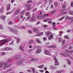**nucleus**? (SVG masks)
<instances>
[{
  "instance_id": "1",
  "label": "nucleus",
  "mask_w": 73,
  "mask_h": 73,
  "mask_svg": "<svg viewBox=\"0 0 73 73\" xmlns=\"http://www.w3.org/2000/svg\"><path fill=\"white\" fill-rule=\"evenodd\" d=\"M12 38L11 37H9L7 39H6L4 40H2L0 42V45H3L5 44L6 43H7L8 42H9V41L12 40Z\"/></svg>"
},
{
  "instance_id": "2",
  "label": "nucleus",
  "mask_w": 73,
  "mask_h": 73,
  "mask_svg": "<svg viewBox=\"0 0 73 73\" xmlns=\"http://www.w3.org/2000/svg\"><path fill=\"white\" fill-rule=\"evenodd\" d=\"M24 61V60L23 59H19L16 62L17 65H20L23 64V62Z\"/></svg>"
},
{
  "instance_id": "3",
  "label": "nucleus",
  "mask_w": 73,
  "mask_h": 73,
  "mask_svg": "<svg viewBox=\"0 0 73 73\" xmlns=\"http://www.w3.org/2000/svg\"><path fill=\"white\" fill-rule=\"evenodd\" d=\"M66 19H68V20H70L71 21L69 23V24H73V17L66 16L65 20H66Z\"/></svg>"
},
{
  "instance_id": "4",
  "label": "nucleus",
  "mask_w": 73,
  "mask_h": 73,
  "mask_svg": "<svg viewBox=\"0 0 73 73\" xmlns=\"http://www.w3.org/2000/svg\"><path fill=\"white\" fill-rule=\"evenodd\" d=\"M66 2H65L64 3V5H62V11H65V8L66 7Z\"/></svg>"
},
{
  "instance_id": "5",
  "label": "nucleus",
  "mask_w": 73,
  "mask_h": 73,
  "mask_svg": "<svg viewBox=\"0 0 73 73\" xmlns=\"http://www.w3.org/2000/svg\"><path fill=\"white\" fill-rule=\"evenodd\" d=\"M54 60L55 62V65L56 66L58 65H59V63L58 62L57 59L56 57H55L54 58Z\"/></svg>"
},
{
  "instance_id": "6",
  "label": "nucleus",
  "mask_w": 73,
  "mask_h": 73,
  "mask_svg": "<svg viewBox=\"0 0 73 73\" xmlns=\"http://www.w3.org/2000/svg\"><path fill=\"white\" fill-rule=\"evenodd\" d=\"M36 17L38 19H44L42 15H37L36 16Z\"/></svg>"
},
{
  "instance_id": "7",
  "label": "nucleus",
  "mask_w": 73,
  "mask_h": 73,
  "mask_svg": "<svg viewBox=\"0 0 73 73\" xmlns=\"http://www.w3.org/2000/svg\"><path fill=\"white\" fill-rule=\"evenodd\" d=\"M44 52L45 54L47 55H48V56H51V54L49 52L48 50L46 49H45L44 50Z\"/></svg>"
},
{
  "instance_id": "8",
  "label": "nucleus",
  "mask_w": 73,
  "mask_h": 73,
  "mask_svg": "<svg viewBox=\"0 0 73 73\" xmlns=\"http://www.w3.org/2000/svg\"><path fill=\"white\" fill-rule=\"evenodd\" d=\"M36 18L35 17V14H33V15L32 16V17L31 18V22H32L33 21H34L35 20V19Z\"/></svg>"
},
{
  "instance_id": "9",
  "label": "nucleus",
  "mask_w": 73,
  "mask_h": 73,
  "mask_svg": "<svg viewBox=\"0 0 73 73\" xmlns=\"http://www.w3.org/2000/svg\"><path fill=\"white\" fill-rule=\"evenodd\" d=\"M10 31H11L13 33H17L18 32V31L16 30H14L13 29H10Z\"/></svg>"
},
{
  "instance_id": "10",
  "label": "nucleus",
  "mask_w": 73,
  "mask_h": 73,
  "mask_svg": "<svg viewBox=\"0 0 73 73\" xmlns=\"http://www.w3.org/2000/svg\"><path fill=\"white\" fill-rule=\"evenodd\" d=\"M40 48L37 49L36 51V53H40V52H41V47L40 46Z\"/></svg>"
},
{
  "instance_id": "11",
  "label": "nucleus",
  "mask_w": 73,
  "mask_h": 73,
  "mask_svg": "<svg viewBox=\"0 0 73 73\" xmlns=\"http://www.w3.org/2000/svg\"><path fill=\"white\" fill-rule=\"evenodd\" d=\"M48 37V40H51L53 39V34L52 33V34L50 35Z\"/></svg>"
},
{
  "instance_id": "12",
  "label": "nucleus",
  "mask_w": 73,
  "mask_h": 73,
  "mask_svg": "<svg viewBox=\"0 0 73 73\" xmlns=\"http://www.w3.org/2000/svg\"><path fill=\"white\" fill-rule=\"evenodd\" d=\"M20 9H17L15 12V13L16 15H19L20 13Z\"/></svg>"
},
{
  "instance_id": "13",
  "label": "nucleus",
  "mask_w": 73,
  "mask_h": 73,
  "mask_svg": "<svg viewBox=\"0 0 73 73\" xmlns=\"http://www.w3.org/2000/svg\"><path fill=\"white\" fill-rule=\"evenodd\" d=\"M65 52H66L67 53H68L70 54H71L72 53H73V50H65Z\"/></svg>"
},
{
  "instance_id": "14",
  "label": "nucleus",
  "mask_w": 73,
  "mask_h": 73,
  "mask_svg": "<svg viewBox=\"0 0 73 73\" xmlns=\"http://www.w3.org/2000/svg\"><path fill=\"white\" fill-rule=\"evenodd\" d=\"M52 25H53V28L54 29V30H56L57 29L56 28V23L55 22H53L52 24Z\"/></svg>"
},
{
  "instance_id": "15",
  "label": "nucleus",
  "mask_w": 73,
  "mask_h": 73,
  "mask_svg": "<svg viewBox=\"0 0 73 73\" xmlns=\"http://www.w3.org/2000/svg\"><path fill=\"white\" fill-rule=\"evenodd\" d=\"M19 48L22 52H24V51H25L24 49V48H23V47L22 46H20Z\"/></svg>"
},
{
  "instance_id": "16",
  "label": "nucleus",
  "mask_w": 73,
  "mask_h": 73,
  "mask_svg": "<svg viewBox=\"0 0 73 73\" xmlns=\"http://www.w3.org/2000/svg\"><path fill=\"white\" fill-rule=\"evenodd\" d=\"M47 48H56V45L48 46H47Z\"/></svg>"
},
{
  "instance_id": "17",
  "label": "nucleus",
  "mask_w": 73,
  "mask_h": 73,
  "mask_svg": "<svg viewBox=\"0 0 73 73\" xmlns=\"http://www.w3.org/2000/svg\"><path fill=\"white\" fill-rule=\"evenodd\" d=\"M10 9H11V5H10V4H9L7 5V11H9Z\"/></svg>"
},
{
  "instance_id": "18",
  "label": "nucleus",
  "mask_w": 73,
  "mask_h": 73,
  "mask_svg": "<svg viewBox=\"0 0 73 73\" xmlns=\"http://www.w3.org/2000/svg\"><path fill=\"white\" fill-rule=\"evenodd\" d=\"M36 41L38 43H39V44H41V42L40 40V39L38 38H36Z\"/></svg>"
},
{
  "instance_id": "19",
  "label": "nucleus",
  "mask_w": 73,
  "mask_h": 73,
  "mask_svg": "<svg viewBox=\"0 0 73 73\" xmlns=\"http://www.w3.org/2000/svg\"><path fill=\"white\" fill-rule=\"evenodd\" d=\"M50 18H47L46 19H44L43 20L44 22H46L48 21H50Z\"/></svg>"
},
{
  "instance_id": "20",
  "label": "nucleus",
  "mask_w": 73,
  "mask_h": 73,
  "mask_svg": "<svg viewBox=\"0 0 73 73\" xmlns=\"http://www.w3.org/2000/svg\"><path fill=\"white\" fill-rule=\"evenodd\" d=\"M45 34H46L47 35H52V33L49 31H48L46 32H45Z\"/></svg>"
},
{
  "instance_id": "21",
  "label": "nucleus",
  "mask_w": 73,
  "mask_h": 73,
  "mask_svg": "<svg viewBox=\"0 0 73 73\" xmlns=\"http://www.w3.org/2000/svg\"><path fill=\"white\" fill-rule=\"evenodd\" d=\"M43 16V19H44V18H45V17H47L48 16H49V14H43L42 15Z\"/></svg>"
},
{
  "instance_id": "22",
  "label": "nucleus",
  "mask_w": 73,
  "mask_h": 73,
  "mask_svg": "<svg viewBox=\"0 0 73 73\" xmlns=\"http://www.w3.org/2000/svg\"><path fill=\"white\" fill-rule=\"evenodd\" d=\"M44 66V65L42 64L40 66H38L37 67L38 68H39V69H42V68H43Z\"/></svg>"
},
{
  "instance_id": "23",
  "label": "nucleus",
  "mask_w": 73,
  "mask_h": 73,
  "mask_svg": "<svg viewBox=\"0 0 73 73\" xmlns=\"http://www.w3.org/2000/svg\"><path fill=\"white\" fill-rule=\"evenodd\" d=\"M3 65H4L3 62H0V68H3Z\"/></svg>"
},
{
  "instance_id": "24",
  "label": "nucleus",
  "mask_w": 73,
  "mask_h": 73,
  "mask_svg": "<svg viewBox=\"0 0 73 73\" xmlns=\"http://www.w3.org/2000/svg\"><path fill=\"white\" fill-rule=\"evenodd\" d=\"M56 12V10H55L49 12V13L50 14H51V15H53V13H55Z\"/></svg>"
},
{
  "instance_id": "25",
  "label": "nucleus",
  "mask_w": 73,
  "mask_h": 73,
  "mask_svg": "<svg viewBox=\"0 0 73 73\" xmlns=\"http://www.w3.org/2000/svg\"><path fill=\"white\" fill-rule=\"evenodd\" d=\"M38 59L37 58H32L31 60V61H38Z\"/></svg>"
},
{
  "instance_id": "26",
  "label": "nucleus",
  "mask_w": 73,
  "mask_h": 73,
  "mask_svg": "<svg viewBox=\"0 0 73 73\" xmlns=\"http://www.w3.org/2000/svg\"><path fill=\"white\" fill-rule=\"evenodd\" d=\"M34 49H31L29 50L28 51V52L29 53H31L32 52V51Z\"/></svg>"
},
{
  "instance_id": "27",
  "label": "nucleus",
  "mask_w": 73,
  "mask_h": 73,
  "mask_svg": "<svg viewBox=\"0 0 73 73\" xmlns=\"http://www.w3.org/2000/svg\"><path fill=\"white\" fill-rule=\"evenodd\" d=\"M31 69L32 70V71L33 72V73H35L36 72V70L34 68H31Z\"/></svg>"
},
{
  "instance_id": "28",
  "label": "nucleus",
  "mask_w": 73,
  "mask_h": 73,
  "mask_svg": "<svg viewBox=\"0 0 73 73\" xmlns=\"http://www.w3.org/2000/svg\"><path fill=\"white\" fill-rule=\"evenodd\" d=\"M34 41V40H31L29 42V44H33V42Z\"/></svg>"
},
{
  "instance_id": "29",
  "label": "nucleus",
  "mask_w": 73,
  "mask_h": 73,
  "mask_svg": "<svg viewBox=\"0 0 73 73\" xmlns=\"http://www.w3.org/2000/svg\"><path fill=\"white\" fill-rule=\"evenodd\" d=\"M67 12H61L60 13V14L61 15H65V14L67 13Z\"/></svg>"
},
{
  "instance_id": "30",
  "label": "nucleus",
  "mask_w": 73,
  "mask_h": 73,
  "mask_svg": "<svg viewBox=\"0 0 73 73\" xmlns=\"http://www.w3.org/2000/svg\"><path fill=\"white\" fill-rule=\"evenodd\" d=\"M0 17L1 18H2L3 20H5V19L6 17L4 15H2Z\"/></svg>"
},
{
  "instance_id": "31",
  "label": "nucleus",
  "mask_w": 73,
  "mask_h": 73,
  "mask_svg": "<svg viewBox=\"0 0 73 73\" xmlns=\"http://www.w3.org/2000/svg\"><path fill=\"white\" fill-rule=\"evenodd\" d=\"M67 63L68 65H71V62L68 59H67Z\"/></svg>"
},
{
  "instance_id": "32",
  "label": "nucleus",
  "mask_w": 73,
  "mask_h": 73,
  "mask_svg": "<svg viewBox=\"0 0 73 73\" xmlns=\"http://www.w3.org/2000/svg\"><path fill=\"white\" fill-rule=\"evenodd\" d=\"M30 12H27L26 13V15L27 16H29L30 15Z\"/></svg>"
},
{
  "instance_id": "33",
  "label": "nucleus",
  "mask_w": 73,
  "mask_h": 73,
  "mask_svg": "<svg viewBox=\"0 0 73 73\" xmlns=\"http://www.w3.org/2000/svg\"><path fill=\"white\" fill-rule=\"evenodd\" d=\"M62 38H58V42H62Z\"/></svg>"
},
{
  "instance_id": "34",
  "label": "nucleus",
  "mask_w": 73,
  "mask_h": 73,
  "mask_svg": "<svg viewBox=\"0 0 73 73\" xmlns=\"http://www.w3.org/2000/svg\"><path fill=\"white\" fill-rule=\"evenodd\" d=\"M29 60H25V62L26 63V64H28V63H30L29 62Z\"/></svg>"
},
{
  "instance_id": "35",
  "label": "nucleus",
  "mask_w": 73,
  "mask_h": 73,
  "mask_svg": "<svg viewBox=\"0 0 73 73\" xmlns=\"http://www.w3.org/2000/svg\"><path fill=\"white\" fill-rule=\"evenodd\" d=\"M37 28H34L33 29V31L34 32H36V31H37Z\"/></svg>"
},
{
  "instance_id": "36",
  "label": "nucleus",
  "mask_w": 73,
  "mask_h": 73,
  "mask_svg": "<svg viewBox=\"0 0 73 73\" xmlns=\"http://www.w3.org/2000/svg\"><path fill=\"white\" fill-rule=\"evenodd\" d=\"M43 34H44V33L42 32L39 33L38 35V36H41L43 35Z\"/></svg>"
},
{
  "instance_id": "37",
  "label": "nucleus",
  "mask_w": 73,
  "mask_h": 73,
  "mask_svg": "<svg viewBox=\"0 0 73 73\" xmlns=\"http://www.w3.org/2000/svg\"><path fill=\"white\" fill-rule=\"evenodd\" d=\"M64 53H65V54H66L67 55V56H68V57H70V58H72V57H71V56H70V55L66 53L65 52H64Z\"/></svg>"
},
{
  "instance_id": "38",
  "label": "nucleus",
  "mask_w": 73,
  "mask_h": 73,
  "mask_svg": "<svg viewBox=\"0 0 73 73\" xmlns=\"http://www.w3.org/2000/svg\"><path fill=\"white\" fill-rule=\"evenodd\" d=\"M26 9L27 11H29V10L31 9V6H29L28 7H27Z\"/></svg>"
},
{
  "instance_id": "39",
  "label": "nucleus",
  "mask_w": 73,
  "mask_h": 73,
  "mask_svg": "<svg viewBox=\"0 0 73 73\" xmlns=\"http://www.w3.org/2000/svg\"><path fill=\"white\" fill-rule=\"evenodd\" d=\"M54 5L55 7H57L58 5V3L57 2H55Z\"/></svg>"
},
{
  "instance_id": "40",
  "label": "nucleus",
  "mask_w": 73,
  "mask_h": 73,
  "mask_svg": "<svg viewBox=\"0 0 73 73\" xmlns=\"http://www.w3.org/2000/svg\"><path fill=\"white\" fill-rule=\"evenodd\" d=\"M25 13V10H24L21 13L20 15H24Z\"/></svg>"
},
{
  "instance_id": "41",
  "label": "nucleus",
  "mask_w": 73,
  "mask_h": 73,
  "mask_svg": "<svg viewBox=\"0 0 73 73\" xmlns=\"http://www.w3.org/2000/svg\"><path fill=\"white\" fill-rule=\"evenodd\" d=\"M33 3V1L32 0L29 1L27 2V4H28V3Z\"/></svg>"
},
{
  "instance_id": "42",
  "label": "nucleus",
  "mask_w": 73,
  "mask_h": 73,
  "mask_svg": "<svg viewBox=\"0 0 73 73\" xmlns=\"http://www.w3.org/2000/svg\"><path fill=\"white\" fill-rule=\"evenodd\" d=\"M65 16H64L63 17H62L59 20V21H61V20H62V19H64V18H65Z\"/></svg>"
},
{
  "instance_id": "43",
  "label": "nucleus",
  "mask_w": 73,
  "mask_h": 73,
  "mask_svg": "<svg viewBox=\"0 0 73 73\" xmlns=\"http://www.w3.org/2000/svg\"><path fill=\"white\" fill-rule=\"evenodd\" d=\"M17 57H18L17 55L13 57V59H16V58H17Z\"/></svg>"
},
{
  "instance_id": "44",
  "label": "nucleus",
  "mask_w": 73,
  "mask_h": 73,
  "mask_svg": "<svg viewBox=\"0 0 73 73\" xmlns=\"http://www.w3.org/2000/svg\"><path fill=\"white\" fill-rule=\"evenodd\" d=\"M63 72V70H61L59 71H56V73H62V72Z\"/></svg>"
},
{
  "instance_id": "45",
  "label": "nucleus",
  "mask_w": 73,
  "mask_h": 73,
  "mask_svg": "<svg viewBox=\"0 0 73 73\" xmlns=\"http://www.w3.org/2000/svg\"><path fill=\"white\" fill-rule=\"evenodd\" d=\"M68 13L70 15H73V11H69L68 12Z\"/></svg>"
},
{
  "instance_id": "46",
  "label": "nucleus",
  "mask_w": 73,
  "mask_h": 73,
  "mask_svg": "<svg viewBox=\"0 0 73 73\" xmlns=\"http://www.w3.org/2000/svg\"><path fill=\"white\" fill-rule=\"evenodd\" d=\"M52 2H53V0H50L49 1V4H48V5H50V4L52 3Z\"/></svg>"
},
{
  "instance_id": "47",
  "label": "nucleus",
  "mask_w": 73,
  "mask_h": 73,
  "mask_svg": "<svg viewBox=\"0 0 73 73\" xmlns=\"http://www.w3.org/2000/svg\"><path fill=\"white\" fill-rule=\"evenodd\" d=\"M5 50H9V47H6L4 48Z\"/></svg>"
},
{
  "instance_id": "48",
  "label": "nucleus",
  "mask_w": 73,
  "mask_h": 73,
  "mask_svg": "<svg viewBox=\"0 0 73 73\" xmlns=\"http://www.w3.org/2000/svg\"><path fill=\"white\" fill-rule=\"evenodd\" d=\"M64 38H67V39H69V38L68 36L67 35H65L64 36Z\"/></svg>"
},
{
  "instance_id": "49",
  "label": "nucleus",
  "mask_w": 73,
  "mask_h": 73,
  "mask_svg": "<svg viewBox=\"0 0 73 73\" xmlns=\"http://www.w3.org/2000/svg\"><path fill=\"white\" fill-rule=\"evenodd\" d=\"M68 44H66L63 47L64 49L66 48H67V47L68 46Z\"/></svg>"
},
{
  "instance_id": "50",
  "label": "nucleus",
  "mask_w": 73,
  "mask_h": 73,
  "mask_svg": "<svg viewBox=\"0 0 73 73\" xmlns=\"http://www.w3.org/2000/svg\"><path fill=\"white\" fill-rule=\"evenodd\" d=\"M12 59H8L7 60V62H11V61H12Z\"/></svg>"
},
{
  "instance_id": "51",
  "label": "nucleus",
  "mask_w": 73,
  "mask_h": 73,
  "mask_svg": "<svg viewBox=\"0 0 73 73\" xmlns=\"http://www.w3.org/2000/svg\"><path fill=\"white\" fill-rule=\"evenodd\" d=\"M17 42L18 43L20 42V39L19 38H18L17 39Z\"/></svg>"
},
{
  "instance_id": "52",
  "label": "nucleus",
  "mask_w": 73,
  "mask_h": 73,
  "mask_svg": "<svg viewBox=\"0 0 73 73\" xmlns=\"http://www.w3.org/2000/svg\"><path fill=\"white\" fill-rule=\"evenodd\" d=\"M40 23H41V22L40 21H38L36 23V25H39V24H40Z\"/></svg>"
},
{
  "instance_id": "53",
  "label": "nucleus",
  "mask_w": 73,
  "mask_h": 73,
  "mask_svg": "<svg viewBox=\"0 0 73 73\" xmlns=\"http://www.w3.org/2000/svg\"><path fill=\"white\" fill-rule=\"evenodd\" d=\"M61 55H62V56H64V57H66L67 58V56L65 55V54H64L63 53H61Z\"/></svg>"
},
{
  "instance_id": "54",
  "label": "nucleus",
  "mask_w": 73,
  "mask_h": 73,
  "mask_svg": "<svg viewBox=\"0 0 73 73\" xmlns=\"http://www.w3.org/2000/svg\"><path fill=\"white\" fill-rule=\"evenodd\" d=\"M12 12H9L6 13V15H9V14H11V13H12Z\"/></svg>"
},
{
  "instance_id": "55",
  "label": "nucleus",
  "mask_w": 73,
  "mask_h": 73,
  "mask_svg": "<svg viewBox=\"0 0 73 73\" xmlns=\"http://www.w3.org/2000/svg\"><path fill=\"white\" fill-rule=\"evenodd\" d=\"M40 31H37V36H38V35H39V34H40Z\"/></svg>"
},
{
  "instance_id": "56",
  "label": "nucleus",
  "mask_w": 73,
  "mask_h": 73,
  "mask_svg": "<svg viewBox=\"0 0 73 73\" xmlns=\"http://www.w3.org/2000/svg\"><path fill=\"white\" fill-rule=\"evenodd\" d=\"M9 25L13 24V22H11V21H10L9 22Z\"/></svg>"
},
{
  "instance_id": "57",
  "label": "nucleus",
  "mask_w": 73,
  "mask_h": 73,
  "mask_svg": "<svg viewBox=\"0 0 73 73\" xmlns=\"http://www.w3.org/2000/svg\"><path fill=\"white\" fill-rule=\"evenodd\" d=\"M43 26L44 28H46V27H48V26L47 25H43Z\"/></svg>"
},
{
  "instance_id": "58",
  "label": "nucleus",
  "mask_w": 73,
  "mask_h": 73,
  "mask_svg": "<svg viewBox=\"0 0 73 73\" xmlns=\"http://www.w3.org/2000/svg\"><path fill=\"white\" fill-rule=\"evenodd\" d=\"M11 66V64H9L8 65H7V68H9V67H10Z\"/></svg>"
},
{
  "instance_id": "59",
  "label": "nucleus",
  "mask_w": 73,
  "mask_h": 73,
  "mask_svg": "<svg viewBox=\"0 0 73 73\" xmlns=\"http://www.w3.org/2000/svg\"><path fill=\"white\" fill-rule=\"evenodd\" d=\"M43 40H44V41H46V40H47V38L45 37H44L43 38Z\"/></svg>"
},
{
  "instance_id": "60",
  "label": "nucleus",
  "mask_w": 73,
  "mask_h": 73,
  "mask_svg": "<svg viewBox=\"0 0 73 73\" xmlns=\"http://www.w3.org/2000/svg\"><path fill=\"white\" fill-rule=\"evenodd\" d=\"M50 68L51 69H53L54 68V66H50Z\"/></svg>"
},
{
  "instance_id": "61",
  "label": "nucleus",
  "mask_w": 73,
  "mask_h": 73,
  "mask_svg": "<svg viewBox=\"0 0 73 73\" xmlns=\"http://www.w3.org/2000/svg\"><path fill=\"white\" fill-rule=\"evenodd\" d=\"M31 17V15H30L27 18V20H29V19H30Z\"/></svg>"
},
{
  "instance_id": "62",
  "label": "nucleus",
  "mask_w": 73,
  "mask_h": 73,
  "mask_svg": "<svg viewBox=\"0 0 73 73\" xmlns=\"http://www.w3.org/2000/svg\"><path fill=\"white\" fill-rule=\"evenodd\" d=\"M28 32L29 33H30V34H32V31L31 30H28Z\"/></svg>"
},
{
  "instance_id": "63",
  "label": "nucleus",
  "mask_w": 73,
  "mask_h": 73,
  "mask_svg": "<svg viewBox=\"0 0 73 73\" xmlns=\"http://www.w3.org/2000/svg\"><path fill=\"white\" fill-rule=\"evenodd\" d=\"M72 48H73V47L71 46H70L69 47H68V49H72Z\"/></svg>"
},
{
  "instance_id": "64",
  "label": "nucleus",
  "mask_w": 73,
  "mask_h": 73,
  "mask_svg": "<svg viewBox=\"0 0 73 73\" xmlns=\"http://www.w3.org/2000/svg\"><path fill=\"white\" fill-rule=\"evenodd\" d=\"M71 6L72 7H73V2L71 3Z\"/></svg>"
}]
</instances>
